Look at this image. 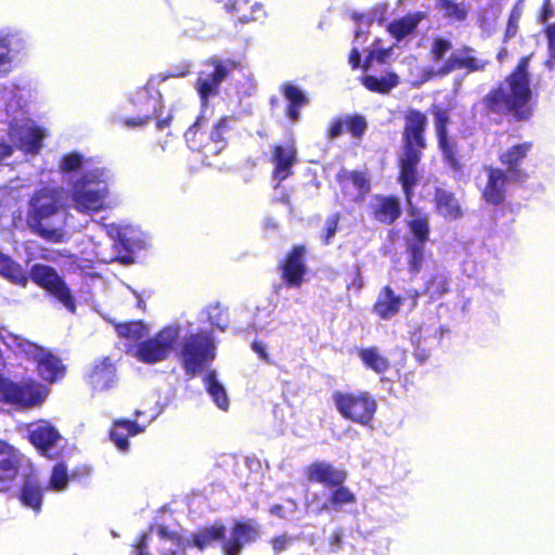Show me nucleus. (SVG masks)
Returning a JSON list of instances; mask_svg holds the SVG:
<instances>
[{"mask_svg": "<svg viewBox=\"0 0 555 555\" xmlns=\"http://www.w3.org/2000/svg\"><path fill=\"white\" fill-rule=\"evenodd\" d=\"M531 54L521 56L515 67L482 98L486 115L528 121L535 108L529 70Z\"/></svg>", "mask_w": 555, "mask_h": 555, "instance_id": "obj_1", "label": "nucleus"}, {"mask_svg": "<svg viewBox=\"0 0 555 555\" xmlns=\"http://www.w3.org/2000/svg\"><path fill=\"white\" fill-rule=\"evenodd\" d=\"M428 118L427 115L417 109L409 108L403 115V127L401 138V152L397 159V181L408 202L414 195V189L420 181L418 166L422 162L424 151L427 149Z\"/></svg>", "mask_w": 555, "mask_h": 555, "instance_id": "obj_2", "label": "nucleus"}, {"mask_svg": "<svg viewBox=\"0 0 555 555\" xmlns=\"http://www.w3.org/2000/svg\"><path fill=\"white\" fill-rule=\"evenodd\" d=\"M62 199L63 190L50 186L37 190L29 199L26 224L34 234L46 242L62 243L65 241V230L53 222V218L62 208Z\"/></svg>", "mask_w": 555, "mask_h": 555, "instance_id": "obj_3", "label": "nucleus"}, {"mask_svg": "<svg viewBox=\"0 0 555 555\" xmlns=\"http://www.w3.org/2000/svg\"><path fill=\"white\" fill-rule=\"evenodd\" d=\"M108 194L104 170L85 171L72 183L70 199L74 208L82 214H95L105 208Z\"/></svg>", "mask_w": 555, "mask_h": 555, "instance_id": "obj_4", "label": "nucleus"}, {"mask_svg": "<svg viewBox=\"0 0 555 555\" xmlns=\"http://www.w3.org/2000/svg\"><path fill=\"white\" fill-rule=\"evenodd\" d=\"M182 367L189 378L195 377L216 358V345L211 332L198 331L183 338L179 351Z\"/></svg>", "mask_w": 555, "mask_h": 555, "instance_id": "obj_5", "label": "nucleus"}, {"mask_svg": "<svg viewBox=\"0 0 555 555\" xmlns=\"http://www.w3.org/2000/svg\"><path fill=\"white\" fill-rule=\"evenodd\" d=\"M203 66L204 68L197 73L194 87L202 105L206 106L211 98L219 94L222 81L234 70H241L242 64L232 59L211 56L203 62Z\"/></svg>", "mask_w": 555, "mask_h": 555, "instance_id": "obj_6", "label": "nucleus"}, {"mask_svg": "<svg viewBox=\"0 0 555 555\" xmlns=\"http://www.w3.org/2000/svg\"><path fill=\"white\" fill-rule=\"evenodd\" d=\"M429 113L434 118L437 146L441 153L444 165L455 173H463L465 165L459 143L449 134V125L451 124L449 109L441 105L433 104L429 107Z\"/></svg>", "mask_w": 555, "mask_h": 555, "instance_id": "obj_7", "label": "nucleus"}, {"mask_svg": "<svg viewBox=\"0 0 555 555\" xmlns=\"http://www.w3.org/2000/svg\"><path fill=\"white\" fill-rule=\"evenodd\" d=\"M333 401L345 420L363 426L371 424L377 410L376 399L369 391H335Z\"/></svg>", "mask_w": 555, "mask_h": 555, "instance_id": "obj_8", "label": "nucleus"}, {"mask_svg": "<svg viewBox=\"0 0 555 555\" xmlns=\"http://www.w3.org/2000/svg\"><path fill=\"white\" fill-rule=\"evenodd\" d=\"M180 330L176 325H167L137 344L133 357L144 364H155L169 358L173 351Z\"/></svg>", "mask_w": 555, "mask_h": 555, "instance_id": "obj_9", "label": "nucleus"}, {"mask_svg": "<svg viewBox=\"0 0 555 555\" xmlns=\"http://www.w3.org/2000/svg\"><path fill=\"white\" fill-rule=\"evenodd\" d=\"M47 395V388L33 379L16 383L0 374L1 403L28 409L42 404Z\"/></svg>", "mask_w": 555, "mask_h": 555, "instance_id": "obj_10", "label": "nucleus"}, {"mask_svg": "<svg viewBox=\"0 0 555 555\" xmlns=\"http://www.w3.org/2000/svg\"><path fill=\"white\" fill-rule=\"evenodd\" d=\"M37 286L48 292L57 299L68 311H76V302L64 279L59 275L53 267L35 263L27 273Z\"/></svg>", "mask_w": 555, "mask_h": 555, "instance_id": "obj_11", "label": "nucleus"}, {"mask_svg": "<svg viewBox=\"0 0 555 555\" xmlns=\"http://www.w3.org/2000/svg\"><path fill=\"white\" fill-rule=\"evenodd\" d=\"M532 149L533 143L525 141L513 144L499 154V162L505 168L504 172L511 177V182L524 183L529 179V173L524 165Z\"/></svg>", "mask_w": 555, "mask_h": 555, "instance_id": "obj_12", "label": "nucleus"}, {"mask_svg": "<svg viewBox=\"0 0 555 555\" xmlns=\"http://www.w3.org/2000/svg\"><path fill=\"white\" fill-rule=\"evenodd\" d=\"M23 466V453L7 440L0 439V492L12 489Z\"/></svg>", "mask_w": 555, "mask_h": 555, "instance_id": "obj_13", "label": "nucleus"}, {"mask_svg": "<svg viewBox=\"0 0 555 555\" xmlns=\"http://www.w3.org/2000/svg\"><path fill=\"white\" fill-rule=\"evenodd\" d=\"M307 248L305 245H294L288 250L280 266L283 283L288 288H299L307 274Z\"/></svg>", "mask_w": 555, "mask_h": 555, "instance_id": "obj_14", "label": "nucleus"}, {"mask_svg": "<svg viewBox=\"0 0 555 555\" xmlns=\"http://www.w3.org/2000/svg\"><path fill=\"white\" fill-rule=\"evenodd\" d=\"M475 50L469 46H463L443 62L438 68L439 76L449 75L452 72L465 69L467 73L482 72L488 61H482L474 55Z\"/></svg>", "mask_w": 555, "mask_h": 555, "instance_id": "obj_15", "label": "nucleus"}, {"mask_svg": "<svg viewBox=\"0 0 555 555\" xmlns=\"http://www.w3.org/2000/svg\"><path fill=\"white\" fill-rule=\"evenodd\" d=\"M304 476L310 483H319L324 488H331L345 483L348 474L344 469L335 467L325 461H314L304 469Z\"/></svg>", "mask_w": 555, "mask_h": 555, "instance_id": "obj_16", "label": "nucleus"}, {"mask_svg": "<svg viewBox=\"0 0 555 555\" xmlns=\"http://www.w3.org/2000/svg\"><path fill=\"white\" fill-rule=\"evenodd\" d=\"M222 5L224 11L235 18L237 24L262 22L267 11L262 3L251 0H214Z\"/></svg>", "mask_w": 555, "mask_h": 555, "instance_id": "obj_17", "label": "nucleus"}, {"mask_svg": "<svg viewBox=\"0 0 555 555\" xmlns=\"http://www.w3.org/2000/svg\"><path fill=\"white\" fill-rule=\"evenodd\" d=\"M485 171L487 181L481 190L482 199L492 206L504 204L506 198V183L511 182V177L502 168L486 166Z\"/></svg>", "mask_w": 555, "mask_h": 555, "instance_id": "obj_18", "label": "nucleus"}, {"mask_svg": "<svg viewBox=\"0 0 555 555\" xmlns=\"http://www.w3.org/2000/svg\"><path fill=\"white\" fill-rule=\"evenodd\" d=\"M369 210L374 220L386 225L393 224L402 214L401 202L397 195H374Z\"/></svg>", "mask_w": 555, "mask_h": 555, "instance_id": "obj_19", "label": "nucleus"}, {"mask_svg": "<svg viewBox=\"0 0 555 555\" xmlns=\"http://www.w3.org/2000/svg\"><path fill=\"white\" fill-rule=\"evenodd\" d=\"M88 384L98 391L107 390L116 380V366L108 357L96 360L87 375Z\"/></svg>", "mask_w": 555, "mask_h": 555, "instance_id": "obj_20", "label": "nucleus"}, {"mask_svg": "<svg viewBox=\"0 0 555 555\" xmlns=\"http://www.w3.org/2000/svg\"><path fill=\"white\" fill-rule=\"evenodd\" d=\"M256 529L245 521H236L231 528L230 538L222 540L223 555H240L243 547L256 540Z\"/></svg>", "mask_w": 555, "mask_h": 555, "instance_id": "obj_21", "label": "nucleus"}, {"mask_svg": "<svg viewBox=\"0 0 555 555\" xmlns=\"http://www.w3.org/2000/svg\"><path fill=\"white\" fill-rule=\"evenodd\" d=\"M36 372L42 380L53 384L65 376L66 366L56 354L44 349L36 361Z\"/></svg>", "mask_w": 555, "mask_h": 555, "instance_id": "obj_22", "label": "nucleus"}, {"mask_svg": "<svg viewBox=\"0 0 555 555\" xmlns=\"http://www.w3.org/2000/svg\"><path fill=\"white\" fill-rule=\"evenodd\" d=\"M403 305V298L396 295L393 289L389 285H385L372 306V312L376 314L380 320H390L396 317Z\"/></svg>", "mask_w": 555, "mask_h": 555, "instance_id": "obj_23", "label": "nucleus"}, {"mask_svg": "<svg viewBox=\"0 0 555 555\" xmlns=\"http://www.w3.org/2000/svg\"><path fill=\"white\" fill-rule=\"evenodd\" d=\"M144 431V426L127 418L115 420L109 430V438L120 451L129 449V438Z\"/></svg>", "mask_w": 555, "mask_h": 555, "instance_id": "obj_24", "label": "nucleus"}, {"mask_svg": "<svg viewBox=\"0 0 555 555\" xmlns=\"http://www.w3.org/2000/svg\"><path fill=\"white\" fill-rule=\"evenodd\" d=\"M434 202L437 212L447 220H456L464 215L459 199L451 191L436 188Z\"/></svg>", "mask_w": 555, "mask_h": 555, "instance_id": "obj_25", "label": "nucleus"}, {"mask_svg": "<svg viewBox=\"0 0 555 555\" xmlns=\"http://www.w3.org/2000/svg\"><path fill=\"white\" fill-rule=\"evenodd\" d=\"M17 498L22 505L35 512H40L43 501V489L40 481L35 476L24 478Z\"/></svg>", "mask_w": 555, "mask_h": 555, "instance_id": "obj_26", "label": "nucleus"}, {"mask_svg": "<svg viewBox=\"0 0 555 555\" xmlns=\"http://www.w3.org/2000/svg\"><path fill=\"white\" fill-rule=\"evenodd\" d=\"M60 438L59 431L48 423L37 424L28 433L30 443L42 455H48L49 450L55 446Z\"/></svg>", "mask_w": 555, "mask_h": 555, "instance_id": "obj_27", "label": "nucleus"}, {"mask_svg": "<svg viewBox=\"0 0 555 555\" xmlns=\"http://www.w3.org/2000/svg\"><path fill=\"white\" fill-rule=\"evenodd\" d=\"M1 339L11 350H13L14 353L23 356L26 360L35 363L46 349L33 341H29L25 337L13 333H7L1 337Z\"/></svg>", "mask_w": 555, "mask_h": 555, "instance_id": "obj_28", "label": "nucleus"}, {"mask_svg": "<svg viewBox=\"0 0 555 555\" xmlns=\"http://www.w3.org/2000/svg\"><path fill=\"white\" fill-rule=\"evenodd\" d=\"M357 354L363 365L376 374H385L391 366L390 360L376 346L359 347Z\"/></svg>", "mask_w": 555, "mask_h": 555, "instance_id": "obj_29", "label": "nucleus"}, {"mask_svg": "<svg viewBox=\"0 0 555 555\" xmlns=\"http://www.w3.org/2000/svg\"><path fill=\"white\" fill-rule=\"evenodd\" d=\"M444 332H449L443 327H439L435 330L434 334H427L423 332V328L420 327L411 335V341L414 347L413 356L416 361L421 364L426 363L431 356V347L426 346V340L430 337L435 338L437 343H440Z\"/></svg>", "mask_w": 555, "mask_h": 555, "instance_id": "obj_30", "label": "nucleus"}, {"mask_svg": "<svg viewBox=\"0 0 555 555\" xmlns=\"http://www.w3.org/2000/svg\"><path fill=\"white\" fill-rule=\"evenodd\" d=\"M283 94L287 102L285 115L292 121H297L300 117V108L308 105L309 99L296 86L291 82L283 85Z\"/></svg>", "mask_w": 555, "mask_h": 555, "instance_id": "obj_31", "label": "nucleus"}, {"mask_svg": "<svg viewBox=\"0 0 555 555\" xmlns=\"http://www.w3.org/2000/svg\"><path fill=\"white\" fill-rule=\"evenodd\" d=\"M424 18V12L406 14L405 16L399 20L390 22L387 25V30L397 41H400L404 39L408 35L412 34Z\"/></svg>", "mask_w": 555, "mask_h": 555, "instance_id": "obj_32", "label": "nucleus"}, {"mask_svg": "<svg viewBox=\"0 0 555 555\" xmlns=\"http://www.w3.org/2000/svg\"><path fill=\"white\" fill-rule=\"evenodd\" d=\"M337 182L343 189L350 183L352 188L358 192V197L362 199L371 191V181L366 172L358 170H341L337 175Z\"/></svg>", "mask_w": 555, "mask_h": 555, "instance_id": "obj_33", "label": "nucleus"}, {"mask_svg": "<svg viewBox=\"0 0 555 555\" xmlns=\"http://www.w3.org/2000/svg\"><path fill=\"white\" fill-rule=\"evenodd\" d=\"M409 214L414 218L406 223L413 238L410 242L427 243L430 235L429 217L417 208H410Z\"/></svg>", "mask_w": 555, "mask_h": 555, "instance_id": "obj_34", "label": "nucleus"}, {"mask_svg": "<svg viewBox=\"0 0 555 555\" xmlns=\"http://www.w3.org/2000/svg\"><path fill=\"white\" fill-rule=\"evenodd\" d=\"M204 385L214 403L222 411H228L230 401L224 386L218 380L217 372L210 370L204 376Z\"/></svg>", "mask_w": 555, "mask_h": 555, "instance_id": "obj_35", "label": "nucleus"}, {"mask_svg": "<svg viewBox=\"0 0 555 555\" xmlns=\"http://www.w3.org/2000/svg\"><path fill=\"white\" fill-rule=\"evenodd\" d=\"M0 275L11 283L25 287L28 284L27 272L10 256L0 251Z\"/></svg>", "mask_w": 555, "mask_h": 555, "instance_id": "obj_36", "label": "nucleus"}, {"mask_svg": "<svg viewBox=\"0 0 555 555\" xmlns=\"http://www.w3.org/2000/svg\"><path fill=\"white\" fill-rule=\"evenodd\" d=\"M225 531V527L221 524L201 528L192 535V541L189 542V545L195 546L202 551L215 542L223 540Z\"/></svg>", "mask_w": 555, "mask_h": 555, "instance_id": "obj_37", "label": "nucleus"}, {"mask_svg": "<svg viewBox=\"0 0 555 555\" xmlns=\"http://www.w3.org/2000/svg\"><path fill=\"white\" fill-rule=\"evenodd\" d=\"M114 330L119 338L139 340L143 338L149 328L142 320L127 322H112Z\"/></svg>", "mask_w": 555, "mask_h": 555, "instance_id": "obj_38", "label": "nucleus"}, {"mask_svg": "<svg viewBox=\"0 0 555 555\" xmlns=\"http://www.w3.org/2000/svg\"><path fill=\"white\" fill-rule=\"evenodd\" d=\"M361 82L367 90L385 94L398 85L399 77L395 73H389L387 77L367 75L361 78Z\"/></svg>", "mask_w": 555, "mask_h": 555, "instance_id": "obj_39", "label": "nucleus"}, {"mask_svg": "<svg viewBox=\"0 0 555 555\" xmlns=\"http://www.w3.org/2000/svg\"><path fill=\"white\" fill-rule=\"evenodd\" d=\"M450 292L449 279L443 273L433 274L424 284L423 294L431 301L438 300Z\"/></svg>", "mask_w": 555, "mask_h": 555, "instance_id": "obj_40", "label": "nucleus"}, {"mask_svg": "<svg viewBox=\"0 0 555 555\" xmlns=\"http://www.w3.org/2000/svg\"><path fill=\"white\" fill-rule=\"evenodd\" d=\"M14 40L16 43L23 46V39L18 36V33H7L0 34V74H5L9 72L8 65L11 64V46Z\"/></svg>", "mask_w": 555, "mask_h": 555, "instance_id": "obj_41", "label": "nucleus"}, {"mask_svg": "<svg viewBox=\"0 0 555 555\" xmlns=\"http://www.w3.org/2000/svg\"><path fill=\"white\" fill-rule=\"evenodd\" d=\"M524 13V0H517L508 14L505 30L503 34L502 41L507 43L511 39L516 37L519 30V23Z\"/></svg>", "mask_w": 555, "mask_h": 555, "instance_id": "obj_42", "label": "nucleus"}, {"mask_svg": "<svg viewBox=\"0 0 555 555\" xmlns=\"http://www.w3.org/2000/svg\"><path fill=\"white\" fill-rule=\"evenodd\" d=\"M330 489H332V491L328 496V502L333 509L337 511L343 505L354 504L357 502L356 494L348 487L344 486V483L331 487Z\"/></svg>", "mask_w": 555, "mask_h": 555, "instance_id": "obj_43", "label": "nucleus"}, {"mask_svg": "<svg viewBox=\"0 0 555 555\" xmlns=\"http://www.w3.org/2000/svg\"><path fill=\"white\" fill-rule=\"evenodd\" d=\"M344 127L351 139L360 141L367 130V121L361 114H350L344 116Z\"/></svg>", "mask_w": 555, "mask_h": 555, "instance_id": "obj_44", "label": "nucleus"}, {"mask_svg": "<svg viewBox=\"0 0 555 555\" xmlns=\"http://www.w3.org/2000/svg\"><path fill=\"white\" fill-rule=\"evenodd\" d=\"M425 245L426 243L410 241L406 244L408 268L409 271L413 274H417L422 270V266L425 258Z\"/></svg>", "mask_w": 555, "mask_h": 555, "instance_id": "obj_45", "label": "nucleus"}, {"mask_svg": "<svg viewBox=\"0 0 555 555\" xmlns=\"http://www.w3.org/2000/svg\"><path fill=\"white\" fill-rule=\"evenodd\" d=\"M168 78L167 75L158 74L157 76L151 77L144 87L138 88L130 96V102L133 106H141L142 104L154 103L156 98L151 95V87L154 81L163 82Z\"/></svg>", "mask_w": 555, "mask_h": 555, "instance_id": "obj_46", "label": "nucleus"}, {"mask_svg": "<svg viewBox=\"0 0 555 555\" xmlns=\"http://www.w3.org/2000/svg\"><path fill=\"white\" fill-rule=\"evenodd\" d=\"M159 100H155L154 103H152V109L149 111L145 108L147 104H142L141 106H134L139 112L143 113L140 116L137 117H129L124 120V124L129 128L134 127H143L147 125L155 116L158 115L159 108H158Z\"/></svg>", "mask_w": 555, "mask_h": 555, "instance_id": "obj_47", "label": "nucleus"}, {"mask_svg": "<svg viewBox=\"0 0 555 555\" xmlns=\"http://www.w3.org/2000/svg\"><path fill=\"white\" fill-rule=\"evenodd\" d=\"M436 8L443 11L444 17L453 21H465L467 17V10L462 3L454 2L453 0H437Z\"/></svg>", "mask_w": 555, "mask_h": 555, "instance_id": "obj_48", "label": "nucleus"}, {"mask_svg": "<svg viewBox=\"0 0 555 555\" xmlns=\"http://www.w3.org/2000/svg\"><path fill=\"white\" fill-rule=\"evenodd\" d=\"M69 475L64 462L56 463L51 472L49 488L54 491H62L67 487Z\"/></svg>", "mask_w": 555, "mask_h": 555, "instance_id": "obj_49", "label": "nucleus"}, {"mask_svg": "<svg viewBox=\"0 0 555 555\" xmlns=\"http://www.w3.org/2000/svg\"><path fill=\"white\" fill-rule=\"evenodd\" d=\"M43 140V132L38 127H31L27 130L24 137H22L21 142L27 152L37 153Z\"/></svg>", "mask_w": 555, "mask_h": 555, "instance_id": "obj_50", "label": "nucleus"}, {"mask_svg": "<svg viewBox=\"0 0 555 555\" xmlns=\"http://www.w3.org/2000/svg\"><path fill=\"white\" fill-rule=\"evenodd\" d=\"M296 149L291 145L286 149L280 145V181L291 175L289 167L297 162Z\"/></svg>", "mask_w": 555, "mask_h": 555, "instance_id": "obj_51", "label": "nucleus"}, {"mask_svg": "<svg viewBox=\"0 0 555 555\" xmlns=\"http://www.w3.org/2000/svg\"><path fill=\"white\" fill-rule=\"evenodd\" d=\"M339 221H340L339 212H334L326 218L323 231L320 234L321 242L324 245H330L332 243V240L338 230Z\"/></svg>", "mask_w": 555, "mask_h": 555, "instance_id": "obj_52", "label": "nucleus"}, {"mask_svg": "<svg viewBox=\"0 0 555 555\" xmlns=\"http://www.w3.org/2000/svg\"><path fill=\"white\" fill-rule=\"evenodd\" d=\"M452 49V42L446 38H437L434 40L430 49V57L433 62H440L446 54Z\"/></svg>", "mask_w": 555, "mask_h": 555, "instance_id": "obj_53", "label": "nucleus"}, {"mask_svg": "<svg viewBox=\"0 0 555 555\" xmlns=\"http://www.w3.org/2000/svg\"><path fill=\"white\" fill-rule=\"evenodd\" d=\"M82 165V155L77 152L65 154L61 158L60 169L63 172L77 171Z\"/></svg>", "mask_w": 555, "mask_h": 555, "instance_id": "obj_54", "label": "nucleus"}, {"mask_svg": "<svg viewBox=\"0 0 555 555\" xmlns=\"http://www.w3.org/2000/svg\"><path fill=\"white\" fill-rule=\"evenodd\" d=\"M228 117H221L217 120V122L214 125L212 130L210 131V139L216 142L217 144H220L219 149H222L225 144L224 140V132L228 130Z\"/></svg>", "mask_w": 555, "mask_h": 555, "instance_id": "obj_55", "label": "nucleus"}, {"mask_svg": "<svg viewBox=\"0 0 555 555\" xmlns=\"http://www.w3.org/2000/svg\"><path fill=\"white\" fill-rule=\"evenodd\" d=\"M344 130V117H335L330 120L328 126L326 128L325 137L330 141L335 140L343 135Z\"/></svg>", "mask_w": 555, "mask_h": 555, "instance_id": "obj_56", "label": "nucleus"}, {"mask_svg": "<svg viewBox=\"0 0 555 555\" xmlns=\"http://www.w3.org/2000/svg\"><path fill=\"white\" fill-rule=\"evenodd\" d=\"M212 311H217V313L209 314V320H210L211 324H214L221 331H224L229 325L228 313L225 311H223L222 309H220L219 305H216L215 307H212Z\"/></svg>", "mask_w": 555, "mask_h": 555, "instance_id": "obj_57", "label": "nucleus"}, {"mask_svg": "<svg viewBox=\"0 0 555 555\" xmlns=\"http://www.w3.org/2000/svg\"><path fill=\"white\" fill-rule=\"evenodd\" d=\"M157 532L162 539L169 540L178 546L183 544V537L176 531L169 530L167 526H158Z\"/></svg>", "mask_w": 555, "mask_h": 555, "instance_id": "obj_58", "label": "nucleus"}, {"mask_svg": "<svg viewBox=\"0 0 555 555\" xmlns=\"http://www.w3.org/2000/svg\"><path fill=\"white\" fill-rule=\"evenodd\" d=\"M545 36L547 39L548 57L555 60V23L546 26Z\"/></svg>", "mask_w": 555, "mask_h": 555, "instance_id": "obj_59", "label": "nucleus"}, {"mask_svg": "<svg viewBox=\"0 0 555 555\" xmlns=\"http://www.w3.org/2000/svg\"><path fill=\"white\" fill-rule=\"evenodd\" d=\"M158 108H159V113L156 116L157 120H156L155 127L158 131H163L165 128H168L170 126L173 116L171 113H168L166 116L160 117V113H162V108H163L160 100H159Z\"/></svg>", "mask_w": 555, "mask_h": 555, "instance_id": "obj_60", "label": "nucleus"}, {"mask_svg": "<svg viewBox=\"0 0 555 555\" xmlns=\"http://www.w3.org/2000/svg\"><path fill=\"white\" fill-rule=\"evenodd\" d=\"M147 533L143 532L135 541V555H151L147 552Z\"/></svg>", "mask_w": 555, "mask_h": 555, "instance_id": "obj_61", "label": "nucleus"}, {"mask_svg": "<svg viewBox=\"0 0 555 555\" xmlns=\"http://www.w3.org/2000/svg\"><path fill=\"white\" fill-rule=\"evenodd\" d=\"M554 14L551 0H543L539 13V22L545 23Z\"/></svg>", "mask_w": 555, "mask_h": 555, "instance_id": "obj_62", "label": "nucleus"}, {"mask_svg": "<svg viewBox=\"0 0 555 555\" xmlns=\"http://www.w3.org/2000/svg\"><path fill=\"white\" fill-rule=\"evenodd\" d=\"M349 64L352 69H357L361 63V54L358 49L353 48L349 53Z\"/></svg>", "mask_w": 555, "mask_h": 555, "instance_id": "obj_63", "label": "nucleus"}, {"mask_svg": "<svg viewBox=\"0 0 555 555\" xmlns=\"http://www.w3.org/2000/svg\"><path fill=\"white\" fill-rule=\"evenodd\" d=\"M253 350L258 353V356L264 361H269L268 353L266 352V347L261 341L254 340L251 344Z\"/></svg>", "mask_w": 555, "mask_h": 555, "instance_id": "obj_64", "label": "nucleus"}]
</instances>
